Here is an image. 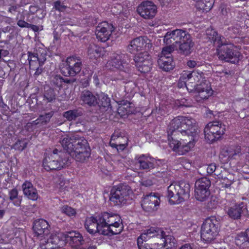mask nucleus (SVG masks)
<instances>
[{
    "mask_svg": "<svg viewBox=\"0 0 249 249\" xmlns=\"http://www.w3.org/2000/svg\"><path fill=\"white\" fill-rule=\"evenodd\" d=\"M46 53L43 52L41 53H29L28 60L29 63L32 61H39L41 65H44L46 60Z\"/></svg>",
    "mask_w": 249,
    "mask_h": 249,
    "instance_id": "obj_40",
    "label": "nucleus"
},
{
    "mask_svg": "<svg viewBox=\"0 0 249 249\" xmlns=\"http://www.w3.org/2000/svg\"><path fill=\"white\" fill-rule=\"evenodd\" d=\"M207 38L211 42H213L214 45L218 47L220 44L225 43V38L224 37L219 35L217 32L212 29H207L206 31Z\"/></svg>",
    "mask_w": 249,
    "mask_h": 249,
    "instance_id": "obj_31",
    "label": "nucleus"
},
{
    "mask_svg": "<svg viewBox=\"0 0 249 249\" xmlns=\"http://www.w3.org/2000/svg\"><path fill=\"white\" fill-rule=\"evenodd\" d=\"M48 238L47 239H42L40 241V247L42 249H56L53 245Z\"/></svg>",
    "mask_w": 249,
    "mask_h": 249,
    "instance_id": "obj_47",
    "label": "nucleus"
},
{
    "mask_svg": "<svg viewBox=\"0 0 249 249\" xmlns=\"http://www.w3.org/2000/svg\"><path fill=\"white\" fill-rule=\"evenodd\" d=\"M219 230V222L215 217L207 218L203 223L201 228V237L206 241L213 240L218 234Z\"/></svg>",
    "mask_w": 249,
    "mask_h": 249,
    "instance_id": "obj_8",
    "label": "nucleus"
},
{
    "mask_svg": "<svg viewBox=\"0 0 249 249\" xmlns=\"http://www.w3.org/2000/svg\"><path fill=\"white\" fill-rule=\"evenodd\" d=\"M61 211L62 213L69 216H74L76 214L75 210L68 206H64L62 207L61 208Z\"/></svg>",
    "mask_w": 249,
    "mask_h": 249,
    "instance_id": "obj_48",
    "label": "nucleus"
},
{
    "mask_svg": "<svg viewBox=\"0 0 249 249\" xmlns=\"http://www.w3.org/2000/svg\"><path fill=\"white\" fill-rule=\"evenodd\" d=\"M121 8L120 5H117L111 8V11L114 15H117L121 12Z\"/></svg>",
    "mask_w": 249,
    "mask_h": 249,
    "instance_id": "obj_54",
    "label": "nucleus"
},
{
    "mask_svg": "<svg viewBox=\"0 0 249 249\" xmlns=\"http://www.w3.org/2000/svg\"><path fill=\"white\" fill-rule=\"evenodd\" d=\"M38 10V9L37 7L34 6H31L30 7V12L32 14H34L36 11Z\"/></svg>",
    "mask_w": 249,
    "mask_h": 249,
    "instance_id": "obj_61",
    "label": "nucleus"
},
{
    "mask_svg": "<svg viewBox=\"0 0 249 249\" xmlns=\"http://www.w3.org/2000/svg\"><path fill=\"white\" fill-rule=\"evenodd\" d=\"M190 184L180 181L171 184L167 188L166 197L171 205L179 204L190 197Z\"/></svg>",
    "mask_w": 249,
    "mask_h": 249,
    "instance_id": "obj_4",
    "label": "nucleus"
},
{
    "mask_svg": "<svg viewBox=\"0 0 249 249\" xmlns=\"http://www.w3.org/2000/svg\"><path fill=\"white\" fill-rule=\"evenodd\" d=\"M129 56L126 53H113L107 61L106 67L111 70H119L123 73L116 78L117 80H122L125 76L124 74L129 71Z\"/></svg>",
    "mask_w": 249,
    "mask_h": 249,
    "instance_id": "obj_6",
    "label": "nucleus"
},
{
    "mask_svg": "<svg viewBox=\"0 0 249 249\" xmlns=\"http://www.w3.org/2000/svg\"><path fill=\"white\" fill-rule=\"evenodd\" d=\"M103 49L94 44H90L88 49V55L89 58L96 60L103 55Z\"/></svg>",
    "mask_w": 249,
    "mask_h": 249,
    "instance_id": "obj_33",
    "label": "nucleus"
},
{
    "mask_svg": "<svg viewBox=\"0 0 249 249\" xmlns=\"http://www.w3.org/2000/svg\"><path fill=\"white\" fill-rule=\"evenodd\" d=\"M204 73L202 71L198 70H195L192 72L184 71L182 74L180 80L184 81L186 85L187 82L189 83H197L199 84L200 82H204L207 81L204 78Z\"/></svg>",
    "mask_w": 249,
    "mask_h": 249,
    "instance_id": "obj_20",
    "label": "nucleus"
},
{
    "mask_svg": "<svg viewBox=\"0 0 249 249\" xmlns=\"http://www.w3.org/2000/svg\"><path fill=\"white\" fill-rule=\"evenodd\" d=\"M245 209L243 202L239 204H233L229 207H227V206L225 207V210L228 215L233 219H240L242 213L245 211Z\"/></svg>",
    "mask_w": 249,
    "mask_h": 249,
    "instance_id": "obj_26",
    "label": "nucleus"
},
{
    "mask_svg": "<svg viewBox=\"0 0 249 249\" xmlns=\"http://www.w3.org/2000/svg\"><path fill=\"white\" fill-rule=\"evenodd\" d=\"M122 139V137H120L117 134H113L110 141V145L113 147L116 148L118 152L123 151L125 147V144L120 143V139Z\"/></svg>",
    "mask_w": 249,
    "mask_h": 249,
    "instance_id": "obj_37",
    "label": "nucleus"
},
{
    "mask_svg": "<svg viewBox=\"0 0 249 249\" xmlns=\"http://www.w3.org/2000/svg\"><path fill=\"white\" fill-rule=\"evenodd\" d=\"M73 149L70 154L75 160L79 162H83L90 155V149L88 141L83 137L79 135L75 142Z\"/></svg>",
    "mask_w": 249,
    "mask_h": 249,
    "instance_id": "obj_9",
    "label": "nucleus"
},
{
    "mask_svg": "<svg viewBox=\"0 0 249 249\" xmlns=\"http://www.w3.org/2000/svg\"><path fill=\"white\" fill-rule=\"evenodd\" d=\"M137 11L142 18L145 19H152L155 16L157 8L152 1H144L139 5Z\"/></svg>",
    "mask_w": 249,
    "mask_h": 249,
    "instance_id": "obj_16",
    "label": "nucleus"
},
{
    "mask_svg": "<svg viewBox=\"0 0 249 249\" xmlns=\"http://www.w3.org/2000/svg\"><path fill=\"white\" fill-rule=\"evenodd\" d=\"M65 241L68 242L71 247L73 249H80L81 246L85 243L83 236L79 232L72 231L65 233Z\"/></svg>",
    "mask_w": 249,
    "mask_h": 249,
    "instance_id": "obj_22",
    "label": "nucleus"
},
{
    "mask_svg": "<svg viewBox=\"0 0 249 249\" xmlns=\"http://www.w3.org/2000/svg\"><path fill=\"white\" fill-rule=\"evenodd\" d=\"M56 94L54 89L49 86L44 87L43 94V100L46 103H50L54 101L56 99Z\"/></svg>",
    "mask_w": 249,
    "mask_h": 249,
    "instance_id": "obj_38",
    "label": "nucleus"
},
{
    "mask_svg": "<svg viewBox=\"0 0 249 249\" xmlns=\"http://www.w3.org/2000/svg\"><path fill=\"white\" fill-rule=\"evenodd\" d=\"M217 47V53L219 59L234 64L240 59V53L235 49L232 44L228 43L226 40L225 43L220 44Z\"/></svg>",
    "mask_w": 249,
    "mask_h": 249,
    "instance_id": "obj_7",
    "label": "nucleus"
},
{
    "mask_svg": "<svg viewBox=\"0 0 249 249\" xmlns=\"http://www.w3.org/2000/svg\"><path fill=\"white\" fill-rule=\"evenodd\" d=\"M167 46L162 48V51L159 56H169L172 57V53L176 48L175 46L173 45H166Z\"/></svg>",
    "mask_w": 249,
    "mask_h": 249,
    "instance_id": "obj_43",
    "label": "nucleus"
},
{
    "mask_svg": "<svg viewBox=\"0 0 249 249\" xmlns=\"http://www.w3.org/2000/svg\"><path fill=\"white\" fill-rule=\"evenodd\" d=\"M185 30L176 29L167 32L164 36L163 42L166 45H173L176 48Z\"/></svg>",
    "mask_w": 249,
    "mask_h": 249,
    "instance_id": "obj_23",
    "label": "nucleus"
},
{
    "mask_svg": "<svg viewBox=\"0 0 249 249\" xmlns=\"http://www.w3.org/2000/svg\"><path fill=\"white\" fill-rule=\"evenodd\" d=\"M133 195V191L129 185L121 183L112 188L109 199L114 205L122 206L131 199Z\"/></svg>",
    "mask_w": 249,
    "mask_h": 249,
    "instance_id": "obj_5",
    "label": "nucleus"
},
{
    "mask_svg": "<svg viewBox=\"0 0 249 249\" xmlns=\"http://www.w3.org/2000/svg\"><path fill=\"white\" fill-rule=\"evenodd\" d=\"M140 169L150 171L155 167V160L148 155L142 154L136 157Z\"/></svg>",
    "mask_w": 249,
    "mask_h": 249,
    "instance_id": "obj_21",
    "label": "nucleus"
},
{
    "mask_svg": "<svg viewBox=\"0 0 249 249\" xmlns=\"http://www.w3.org/2000/svg\"><path fill=\"white\" fill-rule=\"evenodd\" d=\"M31 124L32 126L37 125L38 124H41L38 118L36 120L33 121Z\"/></svg>",
    "mask_w": 249,
    "mask_h": 249,
    "instance_id": "obj_64",
    "label": "nucleus"
},
{
    "mask_svg": "<svg viewBox=\"0 0 249 249\" xmlns=\"http://www.w3.org/2000/svg\"><path fill=\"white\" fill-rule=\"evenodd\" d=\"M225 125L219 122H209L204 129L205 139L209 143L218 140L224 134Z\"/></svg>",
    "mask_w": 249,
    "mask_h": 249,
    "instance_id": "obj_10",
    "label": "nucleus"
},
{
    "mask_svg": "<svg viewBox=\"0 0 249 249\" xmlns=\"http://www.w3.org/2000/svg\"><path fill=\"white\" fill-rule=\"evenodd\" d=\"M196 100L198 103L206 101L213 94L210 83L208 81L196 84Z\"/></svg>",
    "mask_w": 249,
    "mask_h": 249,
    "instance_id": "obj_13",
    "label": "nucleus"
},
{
    "mask_svg": "<svg viewBox=\"0 0 249 249\" xmlns=\"http://www.w3.org/2000/svg\"><path fill=\"white\" fill-rule=\"evenodd\" d=\"M65 234L63 232L52 233L48 239L56 249L65 244Z\"/></svg>",
    "mask_w": 249,
    "mask_h": 249,
    "instance_id": "obj_34",
    "label": "nucleus"
},
{
    "mask_svg": "<svg viewBox=\"0 0 249 249\" xmlns=\"http://www.w3.org/2000/svg\"><path fill=\"white\" fill-rule=\"evenodd\" d=\"M218 167H217L214 163L209 164L207 168V172L209 174H212L214 172H216Z\"/></svg>",
    "mask_w": 249,
    "mask_h": 249,
    "instance_id": "obj_52",
    "label": "nucleus"
},
{
    "mask_svg": "<svg viewBox=\"0 0 249 249\" xmlns=\"http://www.w3.org/2000/svg\"><path fill=\"white\" fill-rule=\"evenodd\" d=\"M18 9V6L16 5L11 6L9 8L8 11L9 12L12 13L13 12H16Z\"/></svg>",
    "mask_w": 249,
    "mask_h": 249,
    "instance_id": "obj_62",
    "label": "nucleus"
},
{
    "mask_svg": "<svg viewBox=\"0 0 249 249\" xmlns=\"http://www.w3.org/2000/svg\"><path fill=\"white\" fill-rule=\"evenodd\" d=\"M71 160L69 154L55 149L44 158L43 167L47 171L60 170L69 166Z\"/></svg>",
    "mask_w": 249,
    "mask_h": 249,
    "instance_id": "obj_3",
    "label": "nucleus"
},
{
    "mask_svg": "<svg viewBox=\"0 0 249 249\" xmlns=\"http://www.w3.org/2000/svg\"><path fill=\"white\" fill-rule=\"evenodd\" d=\"M83 114V112L82 109L81 108H78L66 111L64 113L63 116L68 121H71L76 120L77 118L82 116Z\"/></svg>",
    "mask_w": 249,
    "mask_h": 249,
    "instance_id": "obj_39",
    "label": "nucleus"
},
{
    "mask_svg": "<svg viewBox=\"0 0 249 249\" xmlns=\"http://www.w3.org/2000/svg\"><path fill=\"white\" fill-rule=\"evenodd\" d=\"M64 81V79L59 75H52L51 77V84L57 87H61Z\"/></svg>",
    "mask_w": 249,
    "mask_h": 249,
    "instance_id": "obj_44",
    "label": "nucleus"
},
{
    "mask_svg": "<svg viewBox=\"0 0 249 249\" xmlns=\"http://www.w3.org/2000/svg\"><path fill=\"white\" fill-rule=\"evenodd\" d=\"M178 44H179V51L185 55H188L191 53L192 48L194 45L190 34L186 31H184Z\"/></svg>",
    "mask_w": 249,
    "mask_h": 249,
    "instance_id": "obj_19",
    "label": "nucleus"
},
{
    "mask_svg": "<svg viewBox=\"0 0 249 249\" xmlns=\"http://www.w3.org/2000/svg\"><path fill=\"white\" fill-rule=\"evenodd\" d=\"M78 135L77 134L65 135L62 136L60 139V142L64 149L67 150V153L69 154V156L70 157V154L71 151L73 149V147L75 145V142L78 138Z\"/></svg>",
    "mask_w": 249,
    "mask_h": 249,
    "instance_id": "obj_27",
    "label": "nucleus"
},
{
    "mask_svg": "<svg viewBox=\"0 0 249 249\" xmlns=\"http://www.w3.org/2000/svg\"><path fill=\"white\" fill-rule=\"evenodd\" d=\"M114 30L113 25L104 21L100 23L96 28L95 34L97 38L102 42L107 41Z\"/></svg>",
    "mask_w": 249,
    "mask_h": 249,
    "instance_id": "obj_17",
    "label": "nucleus"
},
{
    "mask_svg": "<svg viewBox=\"0 0 249 249\" xmlns=\"http://www.w3.org/2000/svg\"><path fill=\"white\" fill-rule=\"evenodd\" d=\"M179 249H193V248L190 244L186 243L181 246Z\"/></svg>",
    "mask_w": 249,
    "mask_h": 249,
    "instance_id": "obj_58",
    "label": "nucleus"
},
{
    "mask_svg": "<svg viewBox=\"0 0 249 249\" xmlns=\"http://www.w3.org/2000/svg\"><path fill=\"white\" fill-rule=\"evenodd\" d=\"M241 153V147L239 146H231L223 148L219 155L221 161L223 163L228 162L231 159H235L237 157H240Z\"/></svg>",
    "mask_w": 249,
    "mask_h": 249,
    "instance_id": "obj_18",
    "label": "nucleus"
},
{
    "mask_svg": "<svg viewBox=\"0 0 249 249\" xmlns=\"http://www.w3.org/2000/svg\"><path fill=\"white\" fill-rule=\"evenodd\" d=\"M142 184L145 186H151L152 184V181L150 180H143L142 182Z\"/></svg>",
    "mask_w": 249,
    "mask_h": 249,
    "instance_id": "obj_60",
    "label": "nucleus"
},
{
    "mask_svg": "<svg viewBox=\"0 0 249 249\" xmlns=\"http://www.w3.org/2000/svg\"><path fill=\"white\" fill-rule=\"evenodd\" d=\"M146 45L147 43L145 39L143 37L140 36L130 42V44L127 46V51L131 53H135L138 51L143 50Z\"/></svg>",
    "mask_w": 249,
    "mask_h": 249,
    "instance_id": "obj_28",
    "label": "nucleus"
},
{
    "mask_svg": "<svg viewBox=\"0 0 249 249\" xmlns=\"http://www.w3.org/2000/svg\"><path fill=\"white\" fill-rule=\"evenodd\" d=\"M241 159H245L246 162L249 163V147H246L244 149L243 152L241 153Z\"/></svg>",
    "mask_w": 249,
    "mask_h": 249,
    "instance_id": "obj_51",
    "label": "nucleus"
},
{
    "mask_svg": "<svg viewBox=\"0 0 249 249\" xmlns=\"http://www.w3.org/2000/svg\"><path fill=\"white\" fill-rule=\"evenodd\" d=\"M54 8L56 10L60 12L64 11L66 6L64 5L60 1L57 0L54 3Z\"/></svg>",
    "mask_w": 249,
    "mask_h": 249,
    "instance_id": "obj_50",
    "label": "nucleus"
},
{
    "mask_svg": "<svg viewBox=\"0 0 249 249\" xmlns=\"http://www.w3.org/2000/svg\"><path fill=\"white\" fill-rule=\"evenodd\" d=\"M28 28H31L34 32H38L39 30V27L37 26L31 24H29Z\"/></svg>",
    "mask_w": 249,
    "mask_h": 249,
    "instance_id": "obj_59",
    "label": "nucleus"
},
{
    "mask_svg": "<svg viewBox=\"0 0 249 249\" xmlns=\"http://www.w3.org/2000/svg\"><path fill=\"white\" fill-rule=\"evenodd\" d=\"M134 60L137 69L140 72L146 73L150 71L152 61L147 52L137 54L134 56Z\"/></svg>",
    "mask_w": 249,
    "mask_h": 249,
    "instance_id": "obj_14",
    "label": "nucleus"
},
{
    "mask_svg": "<svg viewBox=\"0 0 249 249\" xmlns=\"http://www.w3.org/2000/svg\"><path fill=\"white\" fill-rule=\"evenodd\" d=\"M23 194L29 199L32 200H36L38 197V194L36 188L32 183L28 181H25L22 185Z\"/></svg>",
    "mask_w": 249,
    "mask_h": 249,
    "instance_id": "obj_29",
    "label": "nucleus"
},
{
    "mask_svg": "<svg viewBox=\"0 0 249 249\" xmlns=\"http://www.w3.org/2000/svg\"><path fill=\"white\" fill-rule=\"evenodd\" d=\"M158 64L159 67L165 71L173 70L175 66L172 57L169 56H159Z\"/></svg>",
    "mask_w": 249,
    "mask_h": 249,
    "instance_id": "obj_30",
    "label": "nucleus"
},
{
    "mask_svg": "<svg viewBox=\"0 0 249 249\" xmlns=\"http://www.w3.org/2000/svg\"><path fill=\"white\" fill-rule=\"evenodd\" d=\"M53 115V112L51 111L44 115H40L38 117L41 124H46L48 123Z\"/></svg>",
    "mask_w": 249,
    "mask_h": 249,
    "instance_id": "obj_45",
    "label": "nucleus"
},
{
    "mask_svg": "<svg viewBox=\"0 0 249 249\" xmlns=\"http://www.w3.org/2000/svg\"><path fill=\"white\" fill-rule=\"evenodd\" d=\"M80 99L84 104L89 106H94L97 105V97L89 90H85L82 91Z\"/></svg>",
    "mask_w": 249,
    "mask_h": 249,
    "instance_id": "obj_32",
    "label": "nucleus"
},
{
    "mask_svg": "<svg viewBox=\"0 0 249 249\" xmlns=\"http://www.w3.org/2000/svg\"><path fill=\"white\" fill-rule=\"evenodd\" d=\"M17 25L21 27V28H28L29 23H27V22L22 20H19L17 22Z\"/></svg>",
    "mask_w": 249,
    "mask_h": 249,
    "instance_id": "obj_56",
    "label": "nucleus"
},
{
    "mask_svg": "<svg viewBox=\"0 0 249 249\" xmlns=\"http://www.w3.org/2000/svg\"><path fill=\"white\" fill-rule=\"evenodd\" d=\"M161 4L166 5L169 4L172 0H159Z\"/></svg>",
    "mask_w": 249,
    "mask_h": 249,
    "instance_id": "obj_63",
    "label": "nucleus"
},
{
    "mask_svg": "<svg viewBox=\"0 0 249 249\" xmlns=\"http://www.w3.org/2000/svg\"><path fill=\"white\" fill-rule=\"evenodd\" d=\"M9 199L13 204L16 207H19L21 205L22 197L18 196V192L16 188H13L9 191Z\"/></svg>",
    "mask_w": 249,
    "mask_h": 249,
    "instance_id": "obj_36",
    "label": "nucleus"
},
{
    "mask_svg": "<svg viewBox=\"0 0 249 249\" xmlns=\"http://www.w3.org/2000/svg\"><path fill=\"white\" fill-rule=\"evenodd\" d=\"M246 242H248V240L244 232L237 234L235 238V243L237 246H241Z\"/></svg>",
    "mask_w": 249,
    "mask_h": 249,
    "instance_id": "obj_46",
    "label": "nucleus"
},
{
    "mask_svg": "<svg viewBox=\"0 0 249 249\" xmlns=\"http://www.w3.org/2000/svg\"><path fill=\"white\" fill-rule=\"evenodd\" d=\"M85 227L90 234L99 233L105 235L119 234L123 229L120 216L107 212L87 218Z\"/></svg>",
    "mask_w": 249,
    "mask_h": 249,
    "instance_id": "obj_2",
    "label": "nucleus"
},
{
    "mask_svg": "<svg viewBox=\"0 0 249 249\" xmlns=\"http://www.w3.org/2000/svg\"><path fill=\"white\" fill-rule=\"evenodd\" d=\"M27 146V142L22 140L18 141L13 146L15 150L22 151Z\"/></svg>",
    "mask_w": 249,
    "mask_h": 249,
    "instance_id": "obj_49",
    "label": "nucleus"
},
{
    "mask_svg": "<svg viewBox=\"0 0 249 249\" xmlns=\"http://www.w3.org/2000/svg\"><path fill=\"white\" fill-rule=\"evenodd\" d=\"M97 104L100 107L108 108L110 106V98L107 95L104 93H101L98 95Z\"/></svg>",
    "mask_w": 249,
    "mask_h": 249,
    "instance_id": "obj_42",
    "label": "nucleus"
},
{
    "mask_svg": "<svg viewBox=\"0 0 249 249\" xmlns=\"http://www.w3.org/2000/svg\"><path fill=\"white\" fill-rule=\"evenodd\" d=\"M167 133L170 147L183 155L194 147L198 137V125L190 117L178 116L170 122Z\"/></svg>",
    "mask_w": 249,
    "mask_h": 249,
    "instance_id": "obj_1",
    "label": "nucleus"
},
{
    "mask_svg": "<svg viewBox=\"0 0 249 249\" xmlns=\"http://www.w3.org/2000/svg\"><path fill=\"white\" fill-rule=\"evenodd\" d=\"M218 12L221 18L227 19L231 16L230 5L225 3L221 4L218 8Z\"/></svg>",
    "mask_w": 249,
    "mask_h": 249,
    "instance_id": "obj_41",
    "label": "nucleus"
},
{
    "mask_svg": "<svg viewBox=\"0 0 249 249\" xmlns=\"http://www.w3.org/2000/svg\"><path fill=\"white\" fill-rule=\"evenodd\" d=\"M196 8L202 12H208L211 10L213 5V0H195Z\"/></svg>",
    "mask_w": 249,
    "mask_h": 249,
    "instance_id": "obj_35",
    "label": "nucleus"
},
{
    "mask_svg": "<svg viewBox=\"0 0 249 249\" xmlns=\"http://www.w3.org/2000/svg\"><path fill=\"white\" fill-rule=\"evenodd\" d=\"M82 67V61L80 57L72 56L67 58L66 65L61 69V73L65 76H74L79 73Z\"/></svg>",
    "mask_w": 249,
    "mask_h": 249,
    "instance_id": "obj_11",
    "label": "nucleus"
},
{
    "mask_svg": "<svg viewBox=\"0 0 249 249\" xmlns=\"http://www.w3.org/2000/svg\"><path fill=\"white\" fill-rule=\"evenodd\" d=\"M50 226L45 220L40 219L35 221L33 230L37 236L47 235L50 232Z\"/></svg>",
    "mask_w": 249,
    "mask_h": 249,
    "instance_id": "obj_25",
    "label": "nucleus"
},
{
    "mask_svg": "<svg viewBox=\"0 0 249 249\" xmlns=\"http://www.w3.org/2000/svg\"><path fill=\"white\" fill-rule=\"evenodd\" d=\"M186 65L190 68H194L197 66H199L197 62L193 60H188L186 63Z\"/></svg>",
    "mask_w": 249,
    "mask_h": 249,
    "instance_id": "obj_55",
    "label": "nucleus"
},
{
    "mask_svg": "<svg viewBox=\"0 0 249 249\" xmlns=\"http://www.w3.org/2000/svg\"><path fill=\"white\" fill-rule=\"evenodd\" d=\"M163 232L159 228L152 227L146 231H144L137 239V244L139 249L141 247H143V243L150 238L155 237V236H160L162 237Z\"/></svg>",
    "mask_w": 249,
    "mask_h": 249,
    "instance_id": "obj_24",
    "label": "nucleus"
},
{
    "mask_svg": "<svg viewBox=\"0 0 249 249\" xmlns=\"http://www.w3.org/2000/svg\"><path fill=\"white\" fill-rule=\"evenodd\" d=\"M160 202L159 195L156 193H151L143 196L141 205L144 211L151 213L157 210Z\"/></svg>",
    "mask_w": 249,
    "mask_h": 249,
    "instance_id": "obj_15",
    "label": "nucleus"
},
{
    "mask_svg": "<svg viewBox=\"0 0 249 249\" xmlns=\"http://www.w3.org/2000/svg\"><path fill=\"white\" fill-rule=\"evenodd\" d=\"M30 68L31 70L33 69H36L39 66H42L43 65H41L40 64V61H32L29 63Z\"/></svg>",
    "mask_w": 249,
    "mask_h": 249,
    "instance_id": "obj_53",
    "label": "nucleus"
},
{
    "mask_svg": "<svg viewBox=\"0 0 249 249\" xmlns=\"http://www.w3.org/2000/svg\"><path fill=\"white\" fill-rule=\"evenodd\" d=\"M42 66H39L36 69H33L32 71H35V73H34V75L35 77H37L39 76L43 71V69L42 68Z\"/></svg>",
    "mask_w": 249,
    "mask_h": 249,
    "instance_id": "obj_57",
    "label": "nucleus"
},
{
    "mask_svg": "<svg viewBox=\"0 0 249 249\" xmlns=\"http://www.w3.org/2000/svg\"><path fill=\"white\" fill-rule=\"evenodd\" d=\"M210 180L206 177L198 179L195 183V196L200 201H205L210 196Z\"/></svg>",
    "mask_w": 249,
    "mask_h": 249,
    "instance_id": "obj_12",
    "label": "nucleus"
}]
</instances>
